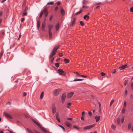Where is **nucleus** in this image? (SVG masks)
Segmentation results:
<instances>
[{"mask_svg":"<svg viewBox=\"0 0 133 133\" xmlns=\"http://www.w3.org/2000/svg\"><path fill=\"white\" fill-rule=\"evenodd\" d=\"M56 118L57 120L58 121V114H57L56 115Z\"/></svg>","mask_w":133,"mask_h":133,"instance_id":"8fccbe9b","label":"nucleus"},{"mask_svg":"<svg viewBox=\"0 0 133 133\" xmlns=\"http://www.w3.org/2000/svg\"><path fill=\"white\" fill-rule=\"evenodd\" d=\"M27 12H25L23 13V14H22V16H26L27 15Z\"/></svg>","mask_w":133,"mask_h":133,"instance_id":"58836bf2","label":"nucleus"},{"mask_svg":"<svg viewBox=\"0 0 133 133\" xmlns=\"http://www.w3.org/2000/svg\"><path fill=\"white\" fill-rule=\"evenodd\" d=\"M54 57H53L51 59V63H52L53 62V61L54 60Z\"/></svg>","mask_w":133,"mask_h":133,"instance_id":"e2e57ef3","label":"nucleus"},{"mask_svg":"<svg viewBox=\"0 0 133 133\" xmlns=\"http://www.w3.org/2000/svg\"><path fill=\"white\" fill-rule=\"evenodd\" d=\"M68 119L69 120H72L73 119L71 117H69L68 118Z\"/></svg>","mask_w":133,"mask_h":133,"instance_id":"13d9d810","label":"nucleus"},{"mask_svg":"<svg viewBox=\"0 0 133 133\" xmlns=\"http://www.w3.org/2000/svg\"><path fill=\"white\" fill-rule=\"evenodd\" d=\"M82 116H83V115H84L85 114V112L84 111L82 112Z\"/></svg>","mask_w":133,"mask_h":133,"instance_id":"338daca9","label":"nucleus"},{"mask_svg":"<svg viewBox=\"0 0 133 133\" xmlns=\"http://www.w3.org/2000/svg\"><path fill=\"white\" fill-rule=\"evenodd\" d=\"M101 74L102 76H103L105 75V73L103 72H102L101 73Z\"/></svg>","mask_w":133,"mask_h":133,"instance_id":"3c124183","label":"nucleus"},{"mask_svg":"<svg viewBox=\"0 0 133 133\" xmlns=\"http://www.w3.org/2000/svg\"><path fill=\"white\" fill-rule=\"evenodd\" d=\"M31 119L35 124H36L40 128L44 133H50L49 131L46 130L45 129V128L42 127L41 124L36 121L34 120L32 118H31Z\"/></svg>","mask_w":133,"mask_h":133,"instance_id":"f257e3e1","label":"nucleus"},{"mask_svg":"<svg viewBox=\"0 0 133 133\" xmlns=\"http://www.w3.org/2000/svg\"><path fill=\"white\" fill-rule=\"evenodd\" d=\"M65 124L68 127H69L70 126V123L68 122H66L65 123Z\"/></svg>","mask_w":133,"mask_h":133,"instance_id":"a211bd4d","label":"nucleus"},{"mask_svg":"<svg viewBox=\"0 0 133 133\" xmlns=\"http://www.w3.org/2000/svg\"><path fill=\"white\" fill-rule=\"evenodd\" d=\"M95 125V124H93L92 125L88 126L86 127H84L83 128V129L84 130H85L90 129L94 127Z\"/></svg>","mask_w":133,"mask_h":133,"instance_id":"39448f33","label":"nucleus"},{"mask_svg":"<svg viewBox=\"0 0 133 133\" xmlns=\"http://www.w3.org/2000/svg\"><path fill=\"white\" fill-rule=\"evenodd\" d=\"M132 124L131 123H129L128 124V129L129 130H130L131 128Z\"/></svg>","mask_w":133,"mask_h":133,"instance_id":"b1692460","label":"nucleus"},{"mask_svg":"<svg viewBox=\"0 0 133 133\" xmlns=\"http://www.w3.org/2000/svg\"><path fill=\"white\" fill-rule=\"evenodd\" d=\"M3 114L6 117L11 119H12V118L11 116L7 113L4 112L3 113Z\"/></svg>","mask_w":133,"mask_h":133,"instance_id":"6e6552de","label":"nucleus"},{"mask_svg":"<svg viewBox=\"0 0 133 133\" xmlns=\"http://www.w3.org/2000/svg\"><path fill=\"white\" fill-rule=\"evenodd\" d=\"M75 18H74L72 21L71 24V26H73L74 25L75 23Z\"/></svg>","mask_w":133,"mask_h":133,"instance_id":"412c9836","label":"nucleus"},{"mask_svg":"<svg viewBox=\"0 0 133 133\" xmlns=\"http://www.w3.org/2000/svg\"><path fill=\"white\" fill-rule=\"evenodd\" d=\"M83 18L84 19L86 20H88V19L89 18V17L87 15H86L84 16Z\"/></svg>","mask_w":133,"mask_h":133,"instance_id":"f3484780","label":"nucleus"},{"mask_svg":"<svg viewBox=\"0 0 133 133\" xmlns=\"http://www.w3.org/2000/svg\"><path fill=\"white\" fill-rule=\"evenodd\" d=\"M67 105L68 106H70L71 105V103L70 102H69L68 103Z\"/></svg>","mask_w":133,"mask_h":133,"instance_id":"680f3d73","label":"nucleus"},{"mask_svg":"<svg viewBox=\"0 0 133 133\" xmlns=\"http://www.w3.org/2000/svg\"><path fill=\"white\" fill-rule=\"evenodd\" d=\"M66 97V93L64 92L62 95L61 96V102L62 103H64Z\"/></svg>","mask_w":133,"mask_h":133,"instance_id":"7ed1b4c3","label":"nucleus"},{"mask_svg":"<svg viewBox=\"0 0 133 133\" xmlns=\"http://www.w3.org/2000/svg\"><path fill=\"white\" fill-rule=\"evenodd\" d=\"M55 66L57 67L58 68V63H56L55 64Z\"/></svg>","mask_w":133,"mask_h":133,"instance_id":"4d7b16f0","label":"nucleus"},{"mask_svg":"<svg viewBox=\"0 0 133 133\" xmlns=\"http://www.w3.org/2000/svg\"><path fill=\"white\" fill-rule=\"evenodd\" d=\"M59 126L62 128L63 130L64 131H65V128L62 126L59 125Z\"/></svg>","mask_w":133,"mask_h":133,"instance_id":"c9c22d12","label":"nucleus"},{"mask_svg":"<svg viewBox=\"0 0 133 133\" xmlns=\"http://www.w3.org/2000/svg\"><path fill=\"white\" fill-rule=\"evenodd\" d=\"M74 92H71L68 93L67 95V97L68 98H71L72 95L74 94Z\"/></svg>","mask_w":133,"mask_h":133,"instance_id":"f8f14e48","label":"nucleus"},{"mask_svg":"<svg viewBox=\"0 0 133 133\" xmlns=\"http://www.w3.org/2000/svg\"><path fill=\"white\" fill-rule=\"evenodd\" d=\"M131 88L132 89H133V82H132L131 85Z\"/></svg>","mask_w":133,"mask_h":133,"instance_id":"5fc2aeb1","label":"nucleus"},{"mask_svg":"<svg viewBox=\"0 0 133 133\" xmlns=\"http://www.w3.org/2000/svg\"><path fill=\"white\" fill-rule=\"evenodd\" d=\"M63 58H59V61H63Z\"/></svg>","mask_w":133,"mask_h":133,"instance_id":"a19ab883","label":"nucleus"},{"mask_svg":"<svg viewBox=\"0 0 133 133\" xmlns=\"http://www.w3.org/2000/svg\"><path fill=\"white\" fill-rule=\"evenodd\" d=\"M27 130L29 133H34L30 129L28 128H27Z\"/></svg>","mask_w":133,"mask_h":133,"instance_id":"c756f323","label":"nucleus"},{"mask_svg":"<svg viewBox=\"0 0 133 133\" xmlns=\"http://www.w3.org/2000/svg\"><path fill=\"white\" fill-rule=\"evenodd\" d=\"M52 94L55 96H57L58 94V89H55L52 91Z\"/></svg>","mask_w":133,"mask_h":133,"instance_id":"0eeeda50","label":"nucleus"},{"mask_svg":"<svg viewBox=\"0 0 133 133\" xmlns=\"http://www.w3.org/2000/svg\"><path fill=\"white\" fill-rule=\"evenodd\" d=\"M64 60L65 61V63H68L69 62V60L68 59L65 58L64 59Z\"/></svg>","mask_w":133,"mask_h":133,"instance_id":"cd10ccee","label":"nucleus"},{"mask_svg":"<svg viewBox=\"0 0 133 133\" xmlns=\"http://www.w3.org/2000/svg\"><path fill=\"white\" fill-rule=\"evenodd\" d=\"M60 11L62 15L63 16H64L65 14V11L63 9H61Z\"/></svg>","mask_w":133,"mask_h":133,"instance_id":"dca6fc26","label":"nucleus"},{"mask_svg":"<svg viewBox=\"0 0 133 133\" xmlns=\"http://www.w3.org/2000/svg\"><path fill=\"white\" fill-rule=\"evenodd\" d=\"M127 103L126 101H125L124 102V106L125 107L126 106Z\"/></svg>","mask_w":133,"mask_h":133,"instance_id":"a18cd8bd","label":"nucleus"},{"mask_svg":"<svg viewBox=\"0 0 133 133\" xmlns=\"http://www.w3.org/2000/svg\"><path fill=\"white\" fill-rule=\"evenodd\" d=\"M49 38H51L52 37V33L51 31H49Z\"/></svg>","mask_w":133,"mask_h":133,"instance_id":"393cba45","label":"nucleus"},{"mask_svg":"<svg viewBox=\"0 0 133 133\" xmlns=\"http://www.w3.org/2000/svg\"><path fill=\"white\" fill-rule=\"evenodd\" d=\"M81 119L82 120H83V121L84 120V119L83 117V116H82L81 117Z\"/></svg>","mask_w":133,"mask_h":133,"instance_id":"052dcab7","label":"nucleus"},{"mask_svg":"<svg viewBox=\"0 0 133 133\" xmlns=\"http://www.w3.org/2000/svg\"><path fill=\"white\" fill-rule=\"evenodd\" d=\"M53 24H49L48 26V28L49 29V31H51L52 28L53 27Z\"/></svg>","mask_w":133,"mask_h":133,"instance_id":"ddd939ff","label":"nucleus"},{"mask_svg":"<svg viewBox=\"0 0 133 133\" xmlns=\"http://www.w3.org/2000/svg\"><path fill=\"white\" fill-rule=\"evenodd\" d=\"M125 95H127V90H126L125 91Z\"/></svg>","mask_w":133,"mask_h":133,"instance_id":"69168bd1","label":"nucleus"},{"mask_svg":"<svg viewBox=\"0 0 133 133\" xmlns=\"http://www.w3.org/2000/svg\"><path fill=\"white\" fill-rule=\"evenodd\" d=\"M83 8H88V6H87L85 4H83Z\"/></svg>","mask_w":133,"mask_h":133,"instance_id":"e433bc0d","label":"nucleus"},{"mask_svg":"<svg viewBox=\"0 0 133 133\" xmlns=\"http://www.w3.org/2000/svg\"><path fill=\"white\" fill-rule=\"evenodd\" d=\"M98 105H99V109H100V108H101V104L100 103L98 102Z\"/></svg>","mask_w":133,"mask_h":133,"instance_id":"603ef678","label":"nucleus"},{"mask_svg":"<svg viewBox=\"0 0 133 133\" xmlns=\"http://www.w3.org/2000/svg\"><path fill=\"white\" fill-rule=\"evenodd\" d=\"M73 127L74 128H75L77 130H80L81 129V128L78 126L74 125L73 126Z\"/></svg>","mask_w":133,"mask_h":133,"instance_id":"5701e85b","label":"nucleus"},{"mask_svg":"<svg viewBox=\"0 0 133 133\" xmlns=\"http://www.w3.org/2000/svg\"><path fill=\"white\" fill-rule=\"evenodd\" d=\"M25 20V18H21V22H23Z\"/></svg>","mask_w":133,"mask_h":133,"instance_id":"6e6d98bb","label":"nucleus"},{"mask_svg":"<svg viewBox=\"0 0 133 133\" xmlns=\"http://www.w3.org/2000/svg\"><path fill=\"white\" fill-rule=\"evenodd\" d=\"M53 15H51V16L50 18V21H51L52 19V18L53 17Z\"/></svg>","mask_w":133,"mask_h":133,"instance_id":"09e8293b","label":"nucleus"},{"mask_svg":"<svg viewBox=\"0 0 133 133\" xmlns=\"http://www.w3.org/2000/svg\"><path fill=\"white\" fill-rule=\"evenodd\" d=\"M80 23L82 26H83L84 25V23L83 22V21H81L80 22Z\"/></svg>","mask_w":133,"mask_h":133,"instance_id":"2f4dec72","label":"nucleus"},{"mask_svg":"<svg viewBox=\"0 0 133 133\" xmlns=\"http://www.w3.org/2000/svg\"><path fill=\"white\" fill-rule=\"evenodd\" d=\"M58 49V47L56 46L54 48L52 52L50 54L49 56V58H52L54 55L56 54V52L57 50Z\"/></svg>","mask_w":133,"mask_h":133,"instance_id":"f03ea898","label":"nucleus"},{"mask_svg":"<svg viewBox=\"0 0 133 133\" xmlns=\"http://www.w3.org/2000/svg\"><path fill=\"white\" fill-rule=\"evenodd\" d=\"M56 29L57 31L58 30V24H57L56 26Z\"/></svg>","mask_w":133,"mask_h":133,"instance_id":"49530a36","label":"nucleus"},{"mask_svg":"<svg viewBox=\"0 0 133 133\" xmlns=\"http://www.w3.org/2000/svg\"><path fill=\"white\" fill-rule=\"evenodd\" d=\"M21 34H20L19 35V38H18V40H19V39L21 37Z\"/></svg>","mask_w":133,"mask_h":133,"instance_id":"0e129e2a","label":"nucleus"},{"mask_svg":"<svg viewBox=\"0 0 133 133\" xmlns=\"http://www.w3.org/2000/svg\"><path fill=\"white\" fill-rule=\"evenodd\" d=\"M63 56V54L62 53H59V56L62 57Z\"/></svg>","mask_w":133,"mask_h":133,"instance_id":"473e14b6","label":"nucleus"},{"mask_svg":"<svg viewBox=\"0 0 133 133\" xmlns=\"http://www.w3.org/2000/svg\"><path fill=\"white\" fill-rule=\"evenodd\" d=\"M43 11L41 12L39 16V18H41L43 14Z\"/></svg>","mask_w":133,"mask_h":133,"instance_id":"f704fd0d","label":"nucleus"},{"mask_svg":"<svg viewBox=\"0 0 133 133\" xmlns=\"http://www.w3.org/2000/svg\"><path fill=\"white\" fill-rule=\"evenodd\" d=\"M88 114L90 116H91L92 114V113L91 112L89 111L88 112Z\"/></svg>","mask_w":133,"mask_h":133,"instance_id":"de8ad7c7","label":"nucleus"},{"mask_svg":"<svg viewBox=\"0 0 133 133\" xmlns=\"http://www.w3.org/2000/svg\"><path fill=\"white\" fill-rule=\"evenodd\" d=\"M121 119L119 118H118L117 119V122L118 124H119L120 123Z\"/></svg>","mask_w":133,"mask_h":133,"instance_id":"a878e982","label":"nucleus"},{"mask_svg":"<svg viewBox=\"0 0 133 133\" xmlns=\"http://www.w3.org/2000/svg\"><path fill=\"white\" fill-rule=\"evenodd\" d=\"M45 24H46L45 21H44L43 22L42 25V30L44 31L45 30H44V28L45 27Z\"/></svg>","mask_w":133,"mask_h":133,"instance_id":"9d476101","label":"nucleus"},{"mask_svg":"<svg viewBox=\"0 0 133 133\" xmlns=\"http://www.w3.org/2000/svg\"><path fill=\"white\" fill-rule=\"evenodd\" d=\"M40 23H41L40 21L39 20L37 22V28L38 29L39 28Z\"/></svg>","mask_w":133,"mask_h":133,"instance_id":"2eb2a0df","label":"nucleus"},{"mask_svg":"<svg viewBox=\"0 0 133 133\" xmlns=\"http://www.w3.org/2000/svg\"><path fill=\"white\" fill-rule=\"evenodd\" d=\"M26 95V93L25 92H24L23 94V96H25Z\"/></svg>","mask_w":133,"mask_h":133,"instance_id":"864d4df0","label":"nucleus"},{"mask_svg":"<svg viewBox=\"0 0 133 133\" xmlns=\"http://www.w3.org/2000/svg\"><path fill=\"white\" fill-rule=\"evenodd\" d=\"M99 112L100 113L102 114V111L101 110V108H100V109H99Z\"/></svg>","mask_w":133,"mask_h":133,"instance_id":"bf43d9fd","label":"nucleus"},{"mask_svg":"<svg viewBox=\"0 0 133 133\" xmlns=\"http://www.w3.org/2000/svg\"><path fill=\"white\" fill-rule=\"evenodd\" d=\"M52 109L53 113L55 114L56 112V108L54 104L52 106Z\"/></svg>","mask_w":133,"mask_h":133,"instance_id":"9b49d317","label":"nucleus"},{"mask_svg":"<svg viewBox=\"0 0 133 133\" xmlns=\"http://www.w3.org/2000/svg\"><path fill=\"white\" fill-rule=\"evenodd\" d=\"M129 67H128L127 66V64H125L124 65H123L120 66L118 68L120 70H123L125 68Z\"/></svg>","mask_w":133,"mask_h":133,"instance_id":"423d86ee","label":"nucleus"},{"mask_svg":"<svg viewBox=\"0 0 133 133\" xmlns=\"http://www.w3.org/2000/svg\"><path fill=\"white\" fill-rule=\"evenodd\" d=\"M59 74L63 76H65L66 74L63 70L59 69Z\"/></svg>","mask_w":133,"mask_h":133,"instance_id":"20e7f679","label":"nucleus"},{"mask_svg":"<svg viewBox=\"0 0 133 133\" xmlns=\"http://www.w3.org/2000/svg\"><path fill=\"white\" fill-rule=\"evenodd\" d=\"M54 1H51L48 2L47 3V5H53L54 4Z\"/></svg>","mask_w":133,"mask_h":133,"instance_id":"aec40b11","label":"nucleus"},{"mask_svg":"<svg viewBox=\"0 0 133 133\" xmlns=\"http://www.w3.org/2000/svg\"><path fill=\"white\" fill-rule=\"evenodd\" d=\"M114 101H115L114 99H113L111 101L110 104V106L114 102Z\"/></svg>","mask_w":133,"mask_h":133,"instance_id":"72a5a7b5","label":"nucleus"},{"mask_svg":"<svg viewBox=\"0 0 133 133\" xmlns=\"http://www.w3.org/2000/svg\"><path fill=\"white\" fill-rule=\"evenodd\" d=\"M111 128L114 130H116V126L114 124H112L111 126Z\"/></svg>","mask_w":133,"mask_h":133,"instance_id":"6ab92c4d","label":"nucleus"},{"mask_svg":"<svg viewBox=\"0 0 133 133\" xmlns=\"http://www.w3.org/2000/svg\"><path fill=\"white\" fill-rule=\"evenodd\" d=\"M100 118V116H98L96 115L95 117V119H96V122H98Z\"/></svg>","mask_w":133,"mask_h":133,"instance_id":"4468645a","label":"nucleus"},{"mask_svg":"<svg viewBox=\"0 0 133 133\" xmlns=\"http://www.w3.org/2000/svg\"><path fill=\"white\" fill-rule=\"evenodd\" d=\"M80 76L81 77H85V78H86L87 77V76H85V75H80Z\"/></svg>","mask_w":133,"mask_h":133,"instance_id":"79ce46f5","label":"nucleus"},{"mask_svg":"<svg viewBox=\"0 0 133 133\" xmlns=\"http://www.w3.org/2000/svg\"><path fill=\"white\" fill-rule=\"evenodd\" d=\"M74 73L76 74V75L77 76H80L78 72H74Z\"/></svg>","mask_w":133,"mask_h":133,"instance_id":"37998d69","label":"nucleus"},{"mask_svg":"<svg viewBox=\"0 0 133 133\" xmlns=\"http://www.w3.org/2000/svg\"><path fill=\"white\" fill-rule=\"evenodd\" d=\"M125 112V108H123L122 110V112L123 113H124Z\"/></svg>","mask_w":133,"mask_h":133,"instance_id":"c03bdc74","label":"nucleus"},{"mask_svg":"<svg viewBox=\"0 0 133 133\" xmlns=\"http://www.w3.org/2000/svg\"><path fill=\"white\" fill-rule=\"evenodd\" d=\"M44 95V92H42L41 94L40 97V99H42Z\"/></svg>","mask_w":133,"mask_h":133,"instance_id":"bb28decb","label":"nucleus"},{"mask_svg":"<svg viewBox=\"0 0 133 133\" xmlns=\"http://www.w3.org/2000/svg\"><path fill=\"white\" fill-rule=\"evenodd\" d=\"M43 14H44L45 17H46L48 16V11L47 9H44V10L43 11Z\"/></svg>","mask_w":133,"mask_h":133,"instance_id":"1a4fd4ad","label":"nucleus"},{"mask_svg":"<svg viewBox=\"0 0 133 133\" xmlns=\"http://www.w3.org/2000/svg\"><path fill=\"white\" fill-rule=\"evenodd\" d=\"M82 11V10H81L79 11H78L77 13H75V14L76 15H78V14H80Z\"/></svg>","mask_w":133,"mask_h":133,"instance_id":"c85d7f7f","label":"nucleus"},{"mask_svg":"<svg viewBox=\"0 0 133 133\" xmlns=\"http://www.w3.org/2000/svg\"><path fill=\"white\" fill-rule=\"evenodd\" d=\"M124 117H122V118L121 122L122 123H123L124 121Z\"/></svg>","mask_w":133,"mask_h":133,"instance_id":"4c0bfd02","label":"nucleus"},{"mask_svg":"<svg viewBox=\"0 0 133 133\" xmlns=\"http://www.w3.org/2000/svg\"><path fill=\"white\" fill-rule=\"evenodd\" d=\"M83 80V79H82L76 78V79H75L73 81H82Z\"/></svg>","mask_w":133,"mask_h":133,"instance_id":"4be33fe9","label":"nucleus"},{"mask_svg":"<svg viewBox=\"0 0 133 133\" xmlns=\"http://www.w3.org/2000/svg\"><path fill=\"white\" fill-rule=\"evenodd\" d=\"M4 52L3 50H2L0 52V55H1V56H2L3 55V54Z\"/></svg>","mask_w":133,"mask_h":133,"instance_id":"ea45409f","label":"nucleus"},{"mask_svg":"<svg viewBox=\"0 0 133 133\" xmlns=\"http://www.w3.org/2000/svg\"><path fill=\"white\" fill-rule=\"evenodd\" d=\"M24 116L27 118H29L30 117V116H29L27 114H25L24 115Z\"/></svg>","mask_w":133,"mask_h":133,"instance_id":"7c9ffc66","label":"nucleus"},{"mask_svg":"<svg viewBox=\"0 0 133 133\" xmlns=\"http://www.w3.org/2000/svg\"><path fill=\"white\" fill-rule=\"evenodd\" d=\"M8 131L10 132V133H14L13 132L11 131L10 130H8Z\"/></svg>","mask_w":133,"mask_h":133,"instance_id":"774afa93","label":"nucleus"}]
</instances>
